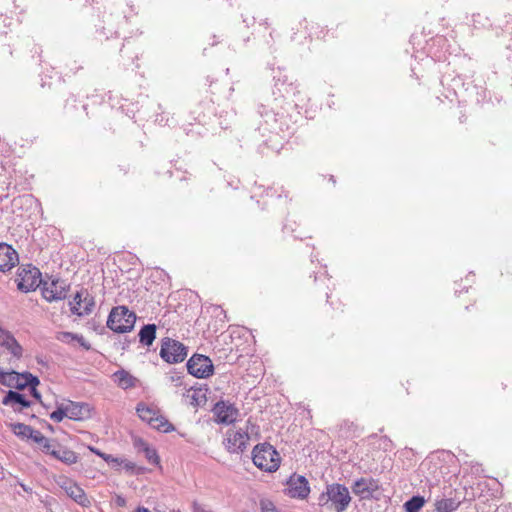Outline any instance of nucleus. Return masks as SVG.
<instances>
[{
	"label": "nucleus",
	"instance_id": "nucleus-38",
	"mask_svg": "<svg viewBox=\"0 0 512 512\" xmlns=\"http://www.w3.org/2000/svg\"><path fill=\"white\" fill-rule=\"evenodd\" d=\"M169 380L174 383L176 386L182 385V377L179 375H171L169 376Z\"/></svg>",
	"mask_w": 512,
	"mask_h": 512
},
{
	"label": "nucleus",
	"instance_id": "nucleus-32",
	"mask_svg": "<svg viewBox=\"0 0 512 512\" xmlns=\"http://www.w3.org/2000/svg\"><path fill=\"white\" fill-rule=\"evenodd\" d=\"M187 308L186 306H183V305H179L177 307V309L175 310H170V309H166L164 314H162V317L165 318L167 317L168 320H175V318H178V317H183V311H186Z\"/></svg>",
	"mask_w": 512,
	"mask_h": 512
},
{
	"label": "nucleus",
	"instance_id": "nucleus-34",
	"mask_svg": "<svg viewBox=\"0 0 512 512\" xmlns=\"http://www.w3.org/2000/svg\"><path fill=\"white\" fill-rule=\"evenodd\" d=\"M103 460L106 461L109 465H111L113 468H118L123 462V458L120 457H114L110 454H105L103 456Z\"/></svg>",
	"mask_w": 512,
	"mask_h": 512
},
{
	"label": "nucleus",
	"instance_id": "nucleus-11",
	"mask_svg": "<svg viewBox=\"0 0 512 512\" xmlns=\"http://www.w3.org/2000/svg\"><path fill=\"white\" fill-rule=\"evenodd\" d=\"M379 490V482L373 478H360L352 486V492L361 499H369Z\"/></svg>",
	"mask_w": 512,
	"mask_h": 512
},
{
	"label": "nucleus",
	"instance_id": "nucleus-29",
	"mask_svg": "<svg viewBox=\"0 0 512 512\" xmlns=\"http://www.w3.org/2000/svg\"><path fill=\"white\" fill-rule=\"evenodd\" d=\"M32 440L39 444L42 447L43 452L47 453L54 446L51 444V441L45 437L40 431L36 430Z\"/></svg>",
	"mask_w": 512,
	"mask_h": 512
},
{
	"label": "nucleus",
	"instance_id": "nucleus-3",
	"mask_svg": "<svg viewBox=\"0 0 512 512\" xmlns=\"http://www.w3.org/2000/svg\"><path fill=\"white\" fill-rule=\"evenodd\" d=\"M322 505L329 501L335 506L336 512H343L349 505L351 497L348 489L341 484H331L326 488V493L319 498Z\"/></svg>",
	"mask_w": 512,
	"mask_h": 512
},
{
	"label": "nucleus",
	"instance_id": "nucleus-17",
	"mask_svg": "<svg viewBox=\"0 0 512 512\" xmlns=\"http://www.w3.org/2000/svg\"><path fill=\"white\" fill-rule=\"evenodd\" d=\"M48 454L67 465L74 464L78 460L75 452L61 446H53Z\"/></svg>",
	"mask_w": 512,
	"mask_h": 512
},
{
	"label": "nucleus",
	"instance_id": "nucleus-28",
	"mask_svg": "<svg viewBox=\"0 0 512 512\" xmlns=\"http://www.w3.org/2000/svg\"><path fill=\"white\" fill-rule=\"evenodd\" d=\"M107 327L116 333H127L133 330L135 322H126V324H121V322H106Z\"/></svg>",
	"mask_w": 512,
	"mask_h": 512
},
{
	"label": "nucleus",
	"instance_id": "nucleus-5",
	"mask_svg": "<svg viewBox=\"0 0 512 512\" xmlns=\"http://www.w3.org/2000/svg\"><path fill=\"white\" fill-rule=\"evenodd\" d=\"M18 289L23 292L33 291L41 284V273L32 265L22 266L18 269Z\"/></svg>",
	"mask_w": 512,
	"mask_h": 512
},
{
	"label": "nucleus",
	"instance_id": "nucleus-36",
	"mask_svg": "<svg viewBox=\"0 0 512 512\" xmlns=\"http://www.w3.org/2000/svg\"><path fill=\"white\" fill-rule=\"evenodd\" d=\"M260 507L262 512H279L270 500H261Z\"/></svg>",
	"mask_w": 512,
	"mask_h": 512
},
{
	"label": "nucleus",
	"instance_id": "nucleus-37",
	"mask_svg": "<svg viewBox=\"0 0 512 512\" xmlns=\"http://www.w3.org/2000/svg\"><path fill=\"white\" fill-rule=\"evenodd\" d=\"M120 467H123V469H125L129 473H134L137 468L135 463H133L127 459H124V458H123V462L120 465Z\"/></svg>",
	"mask_w": 512,
	"mask_h": 512
},
{
	"label": "nucleus",
	"instance_id": "nucleus-7",
	"mask_svg": "<svg viewBox=\"0 0 512 512\" xmlns=\"http://www.w3.org/2000/svg\"><path fill=\"white\" fill-rule=\"evenodd\" d=\"M249 439L247 429L231 428L226 432L224 445L230 453H241L247 448Z\"/></svg>",
	"mask_w": 512,
	"mask_h": 512
},
{
	"label": "nucleus",
	"instance_id": "nucleus-8",
	"mask_svg": "<svg viewBox=\"0 0 512 512\" xmlns=\"http://www.w3.org/2000/svg\"><path fill=\"white\" fill-rule=\"evenodd\" d=\"M187 370L197 378H207L213 374L214 366L209 357L195 354L188 360Z\"/></svg>",
	"mask_w": 512,
	"mask_h": 512
},
{
	"label": "nucleus",
	"instance_id": "nucleus-30",
	"mask_svg": "<svg viewBox=\"0 0 512 512\" xmlns=\"http://www.w3.org/2000/svg\"><path fill=\"white\" fill-rule=\"evenodd\" d=\"M207 315L216 320H222L223 318H226L225 311L222 309L221 306L218 305H211L206 307L204 317H207Z\"/></svg>",
	"mask_w": 512,
	"mask_h": 512
},
{
	"label": "nucleus",
	"instance_id": "nucleus-14",
	"mask_svg": "<svg viewBox=\"0 0 512 512\" xmlns=\"http://www.w3.org/2000/svg\"><path fill=\"white\" fill-rule=\"evenodd\" d=\"M43 297L48 301L61 300L67 295L66 284L62 280L45 283L42 288Z\"/></svg>",
	"mask_w": 512,
	"mask_h": 512
},
{
	"label": "nucleus",
	"instance_id": "nucleus-12",
	"mask_svg": "<svg viewBox=\"0 0 512 512\" xmlns=\"http://www.w3.org/2000/svg\"><path fill=\"white\" fill-rule=\"evenodd\" d=\"M19 261L17 251L9 244L0 242V271L11 270Z\"/></svg>",
	"mask_w": 512,
	"mask_h": 512
},
{
	"label": "nucleus",
	"instance_id": "nucleus-42",
	"mask_svg": "<svg viewBox=\"0 0 512 512\" xmlns=\"http://www.w3.org/2000/svg\"><path fill=\"white\" fill-rule=\"evenodd\" d=\"M118 503H119V505H124V500L119 498Z\"/></svg>",
	"mask_w": 512,
	"mask_h": 512
},
{
	"label": "nucleus",
	"instance_id": "nucleus-23",
	"mask_svg": "<svg viewBox=\"0 0 512 512\" xmlns=\"http://www.w3.org/2000/svg\"><path fill=\"white\" fill-rule=\"evenodd\" d=\"M156 335V326L155 324H148L142 327L139 332V340L142 344L150 346Z\"/></svg>",
	"mask_w": 512,
	"mask_h": 512
},
{
	"label": "nucleus",
	"instance_id": "nucleus-25",
	"mask_svg": "<svg viewBox=\"0 0 512 512\" xmlns=\"http://www.w3.org/2000/svg\"><path fill=\"white\" fill-rule=\"evenodd\" d=\"M13 433L21 438H29L32 439L36 430H34L31 426L23 424V423H13L10 425Z\"/></svg>",
	"mask_w": 512,
	"mask_h": 512
},
{
	"label": "nucleus",
	"instance_id": "nucleus-21",
	"mask_svg": "<svg viewBox=\"0 0 512 512\" xmlns=\"http://www.w3.org/2000/svg\"><path fill=\"white\" fill-rule=\"evenodd\" d=\"M114 381L119 387L128 389L136 385L137 379L127 371L121 370L113 374Z\"/></svg>",
	"mask_w": 512,
	"mask_h": 512
},
{
	"label": "nucleus",
	"instance_id": "nucleus-2",
	"mask_svg": "<svg viewBox=\"0 0 512 512\" xmlns=\"http://www.w3.org/2000/svg\"><path fill=\"white\" fill-rule=\"evenodd\" d=\"M16 380L15 387L18 389H24L29 386L31 390V394L37 400L41 399V395L36 389L39 384V379L36 376H33L29 372H25L19 374L15 371L5 372L0 368V383L6 386H12L13 382Z\"/></svg>",
	"mask_w": 512,
	"mask_h": 512
},
{
	"label": "nucleus",
	"instance_id": "nucleus-27",
	"mask_svg": "<svg viewBox=\"0 0 512 512\" xmlns=\"http://www.w3.org/2000/svg\"><path fill=\"white\" fill-rule=\"evenodd\" d=\"M425 504V500L421 496H413L405 504L406 512H418Z\"/></svg>",
	"mask_w": 512,
	"mask_h": 512
},
{
	"label": "nucleus",
	"instance_id": "nucleus-39",
	"mask_svg": "<svg viewBox=\"0 0 512 512\" xmlns=\"http://www.w3.org/2000/svg\"><path fill=\"white\" fill-rule=\"evenodd\" d=\"M142 443H146V442H145L144 440H142V439H140V438H139V439H136V440H135V443H134V444H135V446H136L140 451H142V452H143V444H142Z\"/></svg>",
	"mask_w": 512,
	"mask_h": 512
},
{
	"label": "nucleus",
	"instance_id": "nucleus-35",
	"mask_svg": "<svg viewBox=\"0 0 512 512\" xmlns=\"http://www.w3.org/2000/svg\"><path fill=\"white\" fill-rule=\"evenodd\" d=\"M192 512H215L211 509V507L207 504L199 503L194 501L192 503Z\"/></svg>",
	"mask_w": 512,
	"mask_h": 512
},
{
	"label": "nucleus",
	"instance_id": "nucleus-10",
	"mask_svg": "<svg viewBox=\"0 0 512 512\" xmlns=\"http://www.w3.org/2000/svg\"><path fill=\"white\" fill-rule=\"evenodd\" d=\"M286 491L292 498L305 499L309 495L310 487L304 476L293 475L287 483Z\"/></svg>",
	"mask_w": 512,
	"mask_h": 512
},
{
	"label": "nucleus",
	"instance_id": "nucleus-15",
	"mask_svg": "<svg viewBox=\"0 0 512 512\" xmlns=\"http://www.w3.org/2000/svg\"><path fill=\"white\" fill-rule=\"evenodd\" d=\"M216 420L219 423L231 424L236 420L237 410L224 402H219L213 409Z\"/></svg>",
	"mask_w": 512,
	"mask_h": 512
},
{
	"label": "nucleus",
	"instance_id": "nucleus-1",
	"mask_svg": "<svg viewBox=\"0 0 512 512\" xmlns=\"http://www.w3.org/2000/svg\"><path fill=\"white\" fill-rule=\"evenodd\" d=\"M252 460L256 467L265 472H275L281 462L279 453L268 443L258 444L254 447Z\"/></svg>",
	"mask_w": 512,
	"mask_h": 512
},
{
	"label": "nucleus",
	"instance_id": "nucleus-16",
	"mask_svg": "<svg viewBox=\"0 0 512 512\" xmlns=\"http://www.w3.org/2000/svg\"><path fill=\"white\" fill-rule=\"evenodd\" d=\"M67 417L72 420H83L90 415V409L87 404L67 401L64 403Z\"/></svg>",
	"mask_w": 512,
	"mask_h": 512
},
{
	"label": "nucleus",
	"instance_id": "nucleus-19",
	"mask_svg": "<svg viewBox=\"0 0 512 512\" xmlns=\"http://www.w3.org/2000/svg\"><path fill=\"white\" fill-rule=\"evenodd\" d=\"M107 320H138V318L127 306L119 305L110 310Z\"/></svg>",
	"mask_w": 512,
	"mask_h": 512
},
{
	"label": "nucleus",
	"instance_id": "nucleus-26",
	"mask_svg": "<svg viewBox=\"0 0 512 512\" xmlns=\"http://www.w3.org/2000/svg\"><path fill=\"white\" fill-rule=\"evenodd\" d=\"M149 425H150L151 427H153L154 429H157V430L162 431V432H165V433H167V432H170V431L174 430L173 425H172V424H170V423L168 422V420H167L164 416L160 415L159 413L157 414V417H155V418H154V419L149 423Z\"/></svg>",
	"mask_w": 512,
	"mask_h": 512
},
{
	"label": "nucleus",
	"instance_id": "nucleus-13",
	"mask_svg": "<svg viewBox=\"0 0 512 512\" xmlns=\"http://www.w3.org/2000/svg\"><path fill=\"white\" fill-rule=\"evenodd\" d=\"M0 346L4 347L15 360H20L23 356V348L8 331L0 327Z\"/></svg>",
	"mask_w": 512,
	"mask_h": 512
},
{
	"label": "nucleus",
	"instance_id": "nucleus-9",
	"mask_svg": "<svg viewBox=\"0 0 512 512\" xmlns=\"http://www.w3.org/2000/svg\"><path fill=\"white\" fill-rule=\"evenodd\" d=\"M58 484L61 489L64 490L66 495L79 505L83 507H88L90 505V500L85 494L84 490L73 480L68 478H61Z\"/></svg>",
	"mask_w": 512,
	"mask_h": 512
},
{
	"label": "nucleus",
	"instance_id": "nucleus-33",
	"mask_svg": "<svg viewBox=\"0 0 512 512\" xmlns=\"http://www.w3.org/2000/svg\"><path fill=\"white\" fill-rule=\"evenodd\" d=\"M65 417H67V413L64 403L59 404L57 409L50 414L51 420L57 423L61 422Z\"/></svg>",
	"mask_w": 512,
	"mask_h": 512
},
{
	"label": "nucleus",
	"instance_id": "nucleus-40",
	"mask_svg": "<svg viewBox=\"0 0 512 512\" xmlns=\"http://www.w3.org/2000/svg\"><path fill=\"white\" fill-rule=\"evenodd\" d=\"M94 454L98 455L99 457H101L103 459V456H105L106 453H103L101 452L99 449L97 448H94V447H90L89 448Z\"/></svg>",
	"mask_w": 512,
	"mask_h": 512
},
{
	"label": "nucleus",
	"instance_id": "nucleus-24",
	"mask_svg": "<svg viewBox=\"0 0 512 512\" xmlns=\"http://www.w3.org/2000/svg\"><path fill=\"white\" fill-rule=\"evenodd\" d=\"M460 502L453 498H443L437 500L435 503V508L437 512H453L455 511Z\"/></svg>",
	"mask_w": 512,
	"mask_h": 512
},
{
	"label": "nucleus",
	"instance_id": "nucleus-31",
	"mask_svg": "<svg viewBox=\"0 0 512 512\" xmlns=\"http://www.w3.org/2000/svg\"><path fill=\"white\" fill-rule=\"evenodd\" d=\"M142 444H143V453H144L146 459L152 464H158L159 457L157 455L156 450L151 448L147 443H142Z\"/></svg>",
	"mask_w": 512,
	"mask_h": 512
},
{
	"label": "nucleus",
	"instance_id": "nucleus-20",
	"mask_svg": "<svg viewBox=\"0 0 512 512\" xmlns=\"http://www.w3.org/2000/svg\"><path fill=\"white\" fill-rule=\"evenodd\" d=\"M56 338L57 340L66 344L73 345L74 343H78L85 350H90L91 348L90 344L80 334H74L71 332H58Z\"/></svg>",
	"mask_w": 512,
	"mask_h": 512
},
{
	"label": "nucleus",
	"instance_id": "nucleus-6",
	"mask_svg": "<svg viewBox=\"0 0 512 512\" xmlns=\"http://www.w3.org/2000/svg\"><path fill=\"white\" fill-rule=\"evenodd\" d=\"M70 310L73 314L83 317L90 315L95 308L94 297L86 289L78 291L73 300L69 302Z\"/></svg>",
	"mask_w": 512,
	"mask_h": 512
},
{
	"label": "nucleus",
	"instance_id": "nucleus-22",
	"mask_svg": "<svg viewBox=\"0 0 512 512\" xmlns=\"http://www.w3.org/2000/svg\"><path fill=\"white\" fill-rule=\"evenodd\" d=\"M136 411L138 416L148 424L157 417L158 410L155 407L147 406L144 403H139L137 405Z\"/></svg>",
	"mask_w": 512,
	"mask_h": 512
},
{
	"label": "nucleus",
	"instance_id": "nucleus-18",
	"mask_svg": "<svg viewBox=\"0 0 512 512\" xmlns=\"http://www.w3.org/2000/svg\"><path fill=\"white\" fill-rule=\"evenodd\" d=\"M3 404L11 405L14 410L18 411H21L23 408L30 406V402L25 398L24 395L11 390L4 397Z\"/></svg>",
	"mask_w": 512,
	"mask_h": 512
},
{
	"label": "nucleus",
	"instance_id": "nucleus-43",
	"mask_svg": "<svg viewBox=\"0 0 512 512\" xmlns=\"http://www.w3.org/2000/svg\"><path fill=\"white\" fill-rule=\"evenodd\" d=\"M196 391L193 392L192 399H195Z\"/></svg>",
	"mask_w": 512,
	"mask_h": 512
},
{
	"label": "nucleus",
	"instance_id": "nucleus-41",
	"mask_svg": "<svg viewBox=\"0 0 512 512\" xmlns=\"http://www.w3.org/2000/svg\"><path fill=\"white\" fill-rule=\"evenodd\" d=\"M135 512H150V511L144 507H139L138 509H136Z\"/></svg>",
	"mask_w": 512,
	"mask_h": 512
},
{
	"label": "nucleus",
	"instance_id": "nucleus-4",
	"mask_svg": "<svg viewBox=\"0 0 512 512\" xmlns=\"http://www.w3.org/2000/svg\"><path fill=\"white\" fill-rule=\"evenodd\" d=\"M187 354V347L181 342L168 337L162 339L160 356L165 362L180 363L185 360Z\"/></svg>",
	"mask_w": 512,
	"mask_h": 512
}]
</instances>
